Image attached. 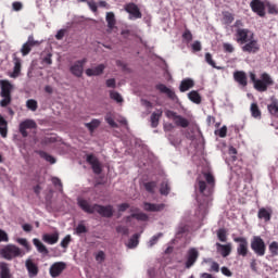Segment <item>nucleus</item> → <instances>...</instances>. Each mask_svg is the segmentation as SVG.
Here are the masks:
<instances>
[{"mask_svg":"<svg viewBox=\"0 0 278 278\" xmlns=\"http://www.w3.org/2000/svg\"><path fill=\"white\" fill-rule=\"evenodd\" d=\"M78 205L86 214H94V212H97L102 218H112V216H114V206L112 204H90L87 200L79 199Z\"/></svg>","mask_w":278,"mask_h":278,"instance_id":"obj_1","label":"nucleus"},{"mask_svg":"<svg viewBox=\"0 0 278 278\" xmlns=\"http://www.w3.org/2000/svg\"><path fill=\"white\" fill-rule=\"evenodd\" d=\"M202 175L203 177L199 176L197 178L198 190L204 197H212L216 186V178L210 172H203Z\"/></svg>","mask_w":278,"mask_h":278,"instance_id":"obj_2","label":"nucleus"},{"mask_svg":"<svg viewBox=\"0 0 278 278\" xmlns=\"http://www.w3.org/2000/svg\"><path fill=\"white\" fill-rule=\"evenodd\" d=\"M251 81L254 84L255 90L257 92H266L269 86H275V80L268 75V73H263L261 79H257L254 73L250 74Z\"/></svg>","mask_w":278,"mask_h":278,"instance_id":"obj_3","label":"nucleus"},{"mask_svg":"<svg viewBox=\"0 0 278 278\" xmlns=\"http://www.w3.org/2000/svg\"><path fill=\"white\" fill-rule=\"evenodd\" d=\"M0 255L3 260H16V257H23L25 255V251L14 244H7L2 249H0Z\"/></svg>","mask_w":278,"mask_h":278,"instance_id":"obj_4","label":"nucleus"},{"mask_svg":"<svg viewBox=\"0 0 278 278\" xmlns=\"http://www.w3.org/2000/svg\"><path fill=\"white\" fill-rule=\"evenodd\" d=\"M251 249L258 255V257H264L266 255V242L260 236H254L251 240Z\"/></svg>","mask_w":278,"mask_h":278,"instance_id":"obj_5","label":"nucleus"},{"mask_svg":"<svg viewBox=\"0 0 278 278\" xmlns=\"http://www.w3.org/2000/svg\"><path fill=\"white\" fill-rule=\"evenodd\" d=\"M260 49V41L255 39V34H251L250 40L243 43V46L241 47L243 53H258Z\"/></svg>","mask_w":278,"mask_h":278,"instance_id":"obj_6","label":"nucleus"},{"mask_svg":"<svg viewBox=\"0 0 278 278\" xmlns=\"http://www.w3.org/2000/svg\"><path fill=\"white\" fill-rule=\"evenodd\" d=\"M233 242H238L237 253L241 257H247L249 255V241L244 237L233 238Z\"/></svg>","mask_w":278,"mask_h":278,"instance_id":"obj_7","label":"nucleus"},{"mask_svg":"<svg viewBox=\"0 0 278 278\" xmlns=\"http://www.w3.org/2000/svg\"><path fill=\"white\" fill-rule=\"evenodd\" d=\"M250 8L254 14H257V16H261V18H264L266 16V2L262 0H252L250 2Z\"/></svg>","mask_w":278,"mask_h":278,"instance_id":"obj_8","label":"nucleus"},{"mask_svg":"<svg viewBox=\"0 0 278 278\" xmlns=\"http://www.w3.org/2000/svg\"><path fill=\"white\" fill-rule=\"evenodd\" d=\"M251 30H249V28H238L236 30V42H238V45H247L248 41L251 40Z\"/></svg>","mask_w":278,"mask_h":278,"instance_id":"obj_9","label":"nucleus"},{"mask_svg":"<svg viewBox=\"0 0 278 278\" xmlns=\"http://www.w3.org/2000/svg\"><path fill=\"white\" fill-rule=\"evenodd\" d=\"M86 162L90 164L94 175H101V173H103L101 162H99V159L94 156V154H87Z\"/></svg>","mask_w":278,"mask_h":278,"instance_id":"obj_10","label":"nucleus"},{"mask_svg":"<svg viewBox=\"0 0 278 278\" xmlns=\"http://www.w3.org/2000/svg\"><path fill=\"white\" fill-rule=\"evenodd\" d=\"M86 62H88L87 59L76 61L70 67V73H72V75H74V77H81V75H84V66L86 65Z\"/></svg>","mask_w":278,"mask_h":278,"instance_id":"obj_11","label":"nucleus"},{"mask_svg":"<svg viewBox=\"0 0 278 278\" xmlns=\"http://www.w3.org/2000/svg\"><path fill=\"white\" fill-rule=\"evenodd\" d=\"M187 261L185 263L186 268H192L194 264H197V260H199V250L197 248H190L187 251Z\"/></svg>","mask_w":278,"mask_h":278,"instance_id":"obj_12","label":"nucleus"},{"mask_svg":"<svg viewBox=\"0 0 278 278\" xmlns=\"http://www.w3.org/2000/svg\"><path fill=\"white\" fill-rule=\"evenodd\" d=\"M38 127V124H36V121L34 119H26L20 124V134L23 138H27L29 136V132H27V129H36Z\"/></svg>","mask_w":278,"mask_h":278,"instance_id":"obj_13","label":"nucleus"},{"mask_svg":"<svg viewBox=\"0 0 278 278\" xmlns=\"http://www.w3.org/2000/svg\"><path fill=\"white\" fill-rule=\"evenodd\" d=\"M125 11L132 16V18H142V12H140V8L138 4L130 2L125 5Z\"/></svg>","mask_w":278,"mask_h":278,"instance_id":"obj_14","label":"nucleus"},{"mask_svg":"<svg viewBox=\"0 0 278 278\" xmlns=\"http://www.w3.org/2000/svg\"><path fill=\"white\" fill-rule=\"evenodd\" d=\"M66 269V263L63 262H58L54 263L51 267H50V275L51 277H60V275H62V273H64V270Z\"/></svg>","mask_w":278,"mask_h":278,"instance_id":"obj_15","label":"nucleus"},{"mask_svg":"<svg viewBox=\"0 0 278 278\" xmlns=\"http://www.w3.org/2000/svg\"><path fill=\"white\" fill-rule=\"evenodd\" d=\"M36 45H39V42L34 40V36H29L28 40L22 46V55H29V53H31V48L36 47Z\"/></svg>","mask_w":278,"mask_h":278,"instance_id":"obj_16","label":"nucleus"},{"mask_svg":"<svg viewBox=\"0 0 278 278\" xmlns=\"http://www.w3.org/2000/svg\"><path fill=\"white\" fill-rule=\"evenodd\" d=\"M156 90H159L163 94H166V97H168L170 101H177V94L173 89L166 87V85L164 84L156 85Z\"/></svg>","mask_w":278,"mask_h":278,"instance_id":"obj_17","label":"nucleus"},{"mask_svg":"<svg viewBox=\"0 0 278 278\" xmlns=\"http://www.w3.org/2000/svg\"><path fill=\"white\" fill-rule=\"evenodd\" d=\"M215 247L217 253L222 255V257H229V255H231V243L222 244L217 242Z\"/></svg>","mask_w":278,"mask_h":278,"instance_id":"obj_18","label":"nucleus"},{"mask_svg":"<svg viewBox=\"0 0 278 278\" xmlns=\"http://www.w3.org/2000/svg\"><path fill=\"white\" fill-rule=\"evenodd\" d=\"M26 270H28V277L34 278L38 276L39 269L38 265L34 263L30 258L25 262Z\"/></svg>","mask_w":278,"mask_h":278,"instance_id":"obj_19","label":"nucleus"},{"mask_svg":"<svg viewBox=\"0 0 278 278\" xmlns=\"http://www.w3.org/2000/svg\"><path fill=\"white\" fill-rule=\"evenodd\" d=\"M165 208H166V204L164 203H161V204H155L150 202L143 203V210L146 212H164Z\"/></svg>","mask_w":278,"mask_h":278,"instance_id":"obj_20","label":"nucleus"},{"mask_svg":"<svg viewBox=\"0 0 278 278\" xmlns=\"http://www.w3.org/2000/svg\"><path fill=\"white\" fill-rule=\"evenodd\" d=\"M103 71H105V65L99 64L93 68H87L85 73L87 77H99V75H103Z\"/></svg>","mask_w":278,"mask_h":278,"instance_id":"obj_21","label":"nucleus"},{"mask_svg":"<svg viewBox=\"0 0 278 278\" xmlns=\"http://www.w3.org/2000/svg\"><path fill=\"white\" fill-rule=\"evenodd\" d=\"M1 86V97H12V89L14 88L9 80H0Z\"/></svg>","mask_w":278,"mask_h":278,"instance_id":"obj_22","label":"nucleus"},{"mask_svg":"<svg viewBox=\"0 0 278 278\" xmlns=\"http://www.w3.org/2000/svg\"><path fill=\"white\" fill-rule=\"evenodd\" d=\"M233 79H235V81H237V84L239 86H243V88L247 87V85L249 84L247 80V73H244L242 71L235 72Z\"/></svg>","mask_w":278,"mask_h":278,"instance_id":"obj_23","label":"nucleus"},{"mask_svg":"<svg viewBox=\"0 0 278 278\" xmlns=\"http://www.w3.org/2000/svg\"><path fill=\"white\" fill-rule=\"evenodd\" d=\"M257 217L261 220H265V223H268L270 220V218H273V210L262 207L258 210Z\"/></svg>","mask_w":278,"mask_h":278,"instance_id":"obj_24","label":"nucleus"},{"mask_svg":"<svg viewBox=\"0 0 278 278\" xmlns=\"http://www.w3.org/2000/svg\"><path fill=\"white\" fill-rule=\"evenodd\" d=\"M162 114H164L162 109H159V110H156V112H153L151 114L150 123H151V127L153 129H155V127H157V125H160V118H162Z\"/></svg>","mask_w":278,"mask_h":278,"instance_id":"obj_25","label":"nucleus"},{"mask_svg":"<svg viewBox=\"0 0 278 278\" xmlns=\"http://www.w3.org/2000/svg\"><path fill=\"white\" fill-rule=\"evenodd\" d=\"M174 123L176 127H182V129H186L190 126V122L181 115H176Z\"/></svg>","mask_w":278,"mask_h":278,"instance_id":"obj_26","label":"nucleus"},{"mask_svg":"<svg viewBox=\"0 0 278 278\" xmlns=\"http://www.w3.org/2000/svg\"><path fill=\"white\" fill-rule=\"evenodd\" d=\"M43 242H47V244H56L58 240H60V235L58 232H54L52 235L46 233L42 237Z\"/></svg>","mask_w":278,"mask_h":278,"instance_id":"obj_27","label":"nucleus"},{"mask_svg":"<svg viewBox=\"0 0 278 278\" xmlns=\"http://www.w3.org/2000/svg\"><path fill=\"white\" fill-rule=\"evenodd\" d=\"M190 88H194V80L186 78L180 83L179 90L180 92H187Z\"/></svg>","mask_w":278,"mask_h":278,"instance_id":"obj_28","label":"nucleus"},{"mask_svg":"<svg viewBox=\"0 0 278 278\" xmlns=\"http://www.w3.org/2000/svg\"><path fill=\"white\" fill-rule=\"evenodd\" d=\"M13 62L14 68L12 77H18V75H21V59L16 55V53H13Z\"/></svg>","mask_w":278,"mask_h":278,"instance_id":"obj_29","label":"nucleus"},{"mask_svg":"<svg viewBox=\"0 0 278 278\" xmlns=\"http://www.w3.org/2000/svg\"><path fill=\"white\" fill-rule=\"evenodd\" d=\"M33 243L35 244L38 253H41L42 255H49V250L47 249V245H43L39 239H33Z\"/></svg>","mask_w":278,"mask_h":278,"instance_id":"obj_30","label":"nucleus"},{"mask_svg":"<svg viewBox=\"0 0 278 278\" xmlns=\"http://www.w3.org/2000/svg\"><path fill=\"white\" fill-rule=\"evenodd\" d=\"M0 278H12L8 263H0Z\"/></svg>","mask_w":278,"mask_h":278,"instance_id":"obj_31","label":"nucleus"},{"mask_svg":"<svg viewBox=\"0 0 278 278\" xmlns=\"http://www.w3.org/2000/svg\"><path fill=\"white\" fill-rule=\"evenodd\" d=\"M0 136L8 138V121H5L3 115H0Z\"/></svg>","mask_w":278,"mask_h":278,"instance_id":"obj_32","label":"nucleus"},{"mask_svg":"<svg viewBox=\"0 0 278 278\" xmlns=\"http://www.w3.org/2000/svg\"><path fill=\"white\" fill-rule=\"evenodd\" d=\"M250 112L253 118H262V111L256 102H253L250 106Z\"/></svg>","mask_w":278,"mask_h":278,"instance_id":"obj_33","label":"nucleus"},{"mask_svg":"<svg viewBox=\"0 0 278 278\" xmlns=\"http://www.w3.org/2000/svg\"><path fill=\"white\" fill-rule=\"evenodd\" d=\"M189 101H192V103H195L197 105L201 104V94H199V91L192 90L188 93Z\"/></svg>","mask_w":278,"mask_h":278,"instance_id":"obj_34","label":"nucleus"},{"mask_svg":"<svg viewBox=\"0 0 278 278\" xmlns=\"http://www.w3.org/2000/svg\"><path fill=\"white\" fill-rule=\"evenodd\" d=\"M106 23H108L109 29H114V27L116 26V16L114 15V13L112 12L106 13Z\"/></svg>","mask_w":278,"mask_h":278,"instance_id":"obj_35","label":"nucleus"},{"mask_svg":"<svg viewBox=\"0 0 278 278\" xmlns=\"http://www.w3.org/2000/svg\"><path fill=\"white\" fill-rule=\"evenodd\" d=\"M101 125V121L99 119H92L90 123H86L85 127L89 129L90 134L94 132V129H97Z\"/></svg>","mask_w":278,"mask_h":278,"instance_id":"obj_36","label":"nucleus"},{"mask_svg":"<svg viewBox=\"0 0 278 278\" xmlns=\"http://www.w3.org/2000/svg\"><path fill=\"white\" fill-rule=\"evenodd\" d=\"M143 188L150 194H155V189L157 188V181H149L143 185Z\"/></svg>","mask_w":278,"mask_h":278,"instance_id":"obj_37","label":"nucleus"},{"mask_svg":"<svg viewBox=\"0 0 278 278\" xmlns=\"http://www.w3.org/2000/svg\"><path fill=\"white\" fill-rule=\"evenodd\" d=\"M160 192L163 194V197H168V194H170V185L167 182V180H164L161 184Z\"/></svg>","mask_w":278,"mask_h":278,"instance_id":"obj_38","label":"nucleus"},{"mask_svg":"<svg viewBox=\"0 0 278 278\" xmlns=\"http://www.w3.org/2000/svg\"><path fill=\"white\" fill-rule=\"evenodd\" d=\"M223 20L225 25H231L235 21V17L229 11H225L223 12Z\"/></svg>","mask_w":278,"mask_h":278,"instance_id":"obj_39","label":"nucleus"},{"mask_svg":"<svg viewBox=\"0 0 278 278\" xmlns=\"http://www.w3.org/2000/svg\"><path fill=\"white\" fill-rule=\"evenodd\" d=\"M267 110L274 116L278 114V101L273 100L270 104H268Z\"/></svg>","mask_w":278,"mask_h":278,"instance_id":"obj_40","label":"nucleus"},{"mask_svg":"<svg viewBox=\"0 0 278 278\" xmlns=\"http://www.w3.org/2000/svg\"><path fill=\"white\" fill-rule=\"evenodd\" d=\"M40 157H42L46 162H49L50 164H55V157L50 155L49 153L45 151L39 152Z\"/></svg>","mask_w":278,"mask_h":278,"instance_id":"obj_41","label":"nucleus"},{"mask_svg":"<svg viewBox=\"0 0 278 278\" xmlns=\"http://www.w3.org/2000/svg\"><path fill=\"white\" fill-rule=\"evenodd\" d=\"M17 244H21V247H24L27 252L31 251V245L29 244V241L25 238H17L16 239Z\"/></svg>","mask_w":278,"mask_h":278,"instance_id":"obj_42","label":"nucleus"},{"mask_svg":"<svg viewBox=\"0 0 278 278\" xmlns=\"http://www.w3.org/2000/svg\"><path fill=\"white\" fill-rule=\"evenodd\" d=\"M138 238H139V236H138V233H135L130 239H129V241H128V244H127V247H128V249H136V247H138Z\"/></svg>","mask_w":278,"mask_h":278,"instance_id":"obj_43","label":"nucleus"},{"mask_svg":"<svg viewBox=\"0 0 278 278\" xmlns=\"http://www.w3.org/2000/svg\"><path fill=\"white\" fill-rule=\"evenodd\" d=\"M110 98L113 101H116V103H123V96H121V93H118V91L111 90Z\"/></svg>","mask_w":278,"mask_h":278,"instance_id":"obj_44","label":"nucleus"},{"mask_svg":"<svg viewBox=\"0 0 278 278\" xmlns=\"http://www.w3.org/2000/svg\"><path fill=\"white\" fill-rule=\"evenodd\" d=\"M217 238H218L219 242H227V230L225 228L218 229Z\"/></svg>","mask_w":278,"mask_h":278,"instance_id":"obj_45","label":"nucleus"},{"mask_svg":"<svg viewBox=\"0 0 278 278\" xmlns=\"http://www.w3.org/2000/svg\"><path fill=\"white\" fill-rule=\"evenodd\" d=\"M265 8L268 10V14H278V9L276 4L265 1Z\"/></svg>","mask_w":278,"mask_h":278,"instance_id":"obj_46","label":"nucleus"},{"mask_svg":"<svg viewBox=\"0 0 278 278\" xmlns=\"http://www.w3.org/2000/svg\"><path fill=\"white\" fill-rule=\"evenodd\" d=\"M131 216L136 218V220H142L143 223L149 220V215H147V213H132Z\"/></svg>","mask_w":278,"mask_h":278,"instance_id":"obj_47","label":"nucleus"},{"mask_svg":"<svg viewBox=\"0 0 278 278\" xmlns=\"http://www.w3.org/2000/svg\"><path fill=\"white\" fill-rule=\"evenodd\" d=\"M26 106L28 108V110H31V112H36V110H38V101L29 99L26 102Z\"/></svg>","mask_w":278,"mask_h":278,"instance_id":"obj_48","label":"nucleus"},{"mask_svg":"<svg viewBox=\"0 0 278 278\" xmlns=\"http://www.w3.org/2000/svg\"><path fill=\"white\" fill-rule=\"evenodd\" d=\"M269 252L271 253L273 257H277V255H278V242L277 241H273L269 244Z\"/></svg>","mask_w":278,"mask_h":278,"instance_id":"obj_49","label":"nucleus"},{"mask_svg":"<svg viewBox=\"0 0 278 278\" xmlns=\"http://www.w3.org/2000/svg\"><path fill=\"white\" fill-rule=\"evenodd\" d=\"M75 233L77 236H81V233H88V228L84 224H78V226L75 228Z\"/></svg>","mask_w":278,"mask_h":278,"instance_id":"obj_50","label":"nucleus"},{"mask_svg":"<svg viewBox=\"0 0 278 278\" xmlns=\"http://www.w3.org/2000/svg\"><path fill=\"white\" fill-rule=\"evenodd\" d=\"M12 103V96L2 97L0 101V108H8Z\"/></svg>","mask_w":278,"mask_h":278,"instance_id":"obj_51","label":"nucleus"},{"mask_svg":"<svg viewBox=\"0 0 278 278\" xmlns=\"http://www.w3.org/2000/svg\"><path fill=\"white\" fill-rule=\"evenodd\" d=\"M215 136H219V138H227V126H223L220 129L215 130Z\"/></svg>","mask_w":278,"mask_h":278,"instance_id":"obj_52","label":"nucleus"},{"mask_svg":"<svg viewBox=\"0 0 278 278\" xmlns=\"http://www.w3.org/2000/svg\"><path fill=\"white\" fill-rule=\"evenodd\" d=\"M205 62H207L210 66H212L213 68H218L216 66V62L214 61V59H212V54L210 52L205 54Z\"/></svg>","mask_w":278,"mask_h":278,"instance_id":"obj_53","label":"nucleus"},{"mask_svg":"<svg viewBox=\"0 0 278 278\" xmlns=\"http://www.w3.org/2000/svg\"><path fill=\"white\" fill-rule=\"evenodd\" d=\"M223 49L225 53H233V51H236V48H233V45L228 42L223 43Z\"/></svg>","mask_w":278,"mask_h":278,"instance_id":"obj_54","label":"nucleus"},{"mask_svg":"<svg viewBox=\"0 0 278 278\" xmlns=\"http://www.w3.org/2000/svg\"><path fill=\"white\" fill-rule=\"evenodd\" d=\"M116 231L117 233H122V236H129V228L127 226H117Z\"/></svg>","mask_w":278,"mask_h":278,"instance_id":"obj_55","label":"nucleus"},{"mask_svg":"<svg viewBox=\"0 0 278 278\" xmlns=\"http://www.w3.org/2000/svg\"><path fill=\"white\" fill-rule=\"evenodd\" d=\"M105 122L110 125V127H113V128L118 127V124H116V122H114V118L112 117L111 114H108L105 116Z\"/></svg>","mask_w":278,"mask_h":278,"instance_id":"obj_56","label":"nucleus"},{"mask_svg":"<svg viewBox=\"0 0 278 278\" xmlns=\"http://www.w3.org/2000/svg\"><path fill=\"white\" fill-rule=\"evenodd\" d=\"M68 244H71V235L65 236L64 239L61 241V247L63 249H67Z\"/></svg>","mask_w":278,"mask_h":278,"instance_id":"obj_57","label":"nucleus"},{"mask_svg":"<svg viewBox=\"0 0 278 278\" xmlns=\"http://www.w3.org/2000/svg\"><path fill=\"white\" fill-rule=\"evenodd\" d=\"M96 261H98L99 264H102V262H105V252L99 251L96 255Z\"/></svg>","mask_w":278,"mask_h":278,"instance_id":"obj_58","label":"nucleus"},{"mask_svg":"<svg viewBox=\"0 0 278 278\" xmlns=\"http://www.w3.org/2000/svg\"><path fill=\"white\" fill-rule=\"evenodd\" d=\"M163 233L160 232L157 233L156 236H153L151 239H150V247H154V244H157V241L160 240V238H162Z\"/></svg>","mask_w":278,"mask_h":278,"instance_id":"obj_59","label":"nucleus"},{"mask_svg":"<svg viewBox=\"0 0 278 278\" xmlns=\"http://www.w3.org/2000/svg\"><path fill=\"white\" fill-rule=\"evenodd\" d=\"M53 186H55V188H59V190L62 191V180L58 177H52L51 179Z\"/></svg>","mask_w":278,"mask_h":278,"instance_id":"obj_60","label":"nucleus"},{"mask_svg":"<svg viewBox=\"0 0 278 278\" xmlns=\"http://www.w3.org/2000/svg\"><path fill=\"white\" fill-rule=\"evenodd\" d=\"M10 238L8 237V232L0 229V242H9Z\"/></svg>","mask_w":278,"mask_h":278,"instance_id":"obj_61","label":"nucleus"},{"mask_svg":"<svg viewBox=\"0 0 278 278\" xmlns=\"http://www.w3.org/2000/svg\"><path fill=\"white\" fill-rule=\"evenodd\" d=\"M182 38L184 40H187V42H191L192 33L189 29L185 30V33L182 34Z\"/></svg>","mask_w":278,"mask_h":278,"instance_id":"obj_62","label":"nucleus"},{"mask_svg":"<svg viewBox=\"0 0 278 278\" xmlns=\"http://www.w3.org/2000/svg\"><path fill=\"white\" fill-rule=\"evenodd\" d=\"M192 51L199 52L203 49L201 41H194L191 46Z\"/></svg>","mask_w":278,"mask_h":278,"instance_id":"obj_63","label":"nucleus"},{"mask_svg":"<svg viewBox=\"0 0 278 278\" xmlns=\"http://www.w3.org/2000/svg\"><path fill=\"white\" fill-rule=\"evenodd\" d=\"M105 84H106V88H116V79L115 78L106 79Z\"/></svg>","mask_w":278,"mask_h":278,"instance_id":"obj_64","label":"nucleus"}]
</instances>
